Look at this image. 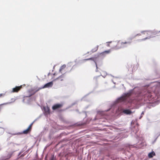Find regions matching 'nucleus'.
Instances as JSON below:
<instances>
[{
	"mask_svg": "<svg viewBox=\"0 0 160 160\" xmlns=\"http://www.w3.org/2000/svg\"><path fill=\"white\" fill-rule=\"evenodd\" d=\"M107 46H108V47L109 46V44H108L107 45Z\"/></svg>",
	"mask_w": 160,
	"mask_h": 160,
	"instance_id": "72a5a7b5",
	"label": "nucleus"
},
{
	"mask_svg": "<svg viewBox=\"0 0 160 160\" xmlns=\"http://www.w3.org/2000/svg\"><path fill=\"white\" fill-rule=\"evenodd\" d=\"M118 110L121 112L127 115H130L132 113V112L128 109H120L118 107H116V110Z\"/></svg>",
	"mask_w": 160,
	"mask_h": 160,
	"instance_id": "0eeeda50",
	"label": "nucleus"
},
{
	"mask_svg": "<svg viewBox=\"0 0 160 160\" xmlns=\"http://www.w3.org/2000/svg\"><path fill=\"white\" fill-rule=\"evenodd\" d=\"M146 144L143 142H141L140 143H138L136 146H133V147H136L138 148H142Z\"/></svg>",
	"mask_w": 160,
	"mask_h": 160,
	"instance_id": "9b49d317",
	"label": "nucleus"
},
{
	"mask_svg": "<svg viewBox=\"0 0 160 160\" xmlns=\"http://www.w3.org/2000/svg\"><path fill=\"white\" fill-rule=\"evenodd\" d=\"M151 92L145 87L135 88L127 93H124L118 98L111 105V108H114L119 103L126 104L128 103H134L135 100L142 104H146V108H151L157 105L156 102H153V99Z\"/></svg>",
	"mask_w": 160,
	"mask_h": 160,
	"instance_id": "f257e3e1",
	"label": "nucleus"
},
{
	"mask_svg": "<svg viewBox=\"0 0 160 160\" xmlns=\"http://www.w3.org/2000/svg\"><path fill=\"white\" fill-rule=\"evenodd\" d=\"M15 100H16V99L14 98H12L11 99L12 102H10L11 103H11L12 102H14L15 101Z\"/></svg>",
	"mask_w": 160,
	"mask_h": 160,
	"instance_id": "a878e982",
	"label": "nucleus"
},
{
	"mask_svg": "<svg viewBox=\"0 0 160 160\" xmlns=\"http://www.w3.org/2000/svg\"><path fill=\"white\" fill-rule=\"evenodd\" d=\"M155 155V153L154 151H152L151 152H150L148 154V156L149 158H152L153 156Z\"/></svg>",
	"mask_w": 160,
	"mask_h": 160,
	"instance_id": "4468645a",
	"label": "nucleus"
},
{
	"mask_svg": "<svg viewBox=\"0 0 160 160\" xmlns=\"http://www.w3.org/2000/svg\"><path fill=\"white\" fill-rule=\"evenodd\" d=\"M152 37H151V36H148V37H146L145 38H144L142 39H140L138 40L139 42H142V41H145V40L147 39H150V38H152Z\"/></svg>",
	"mask_w": 160,
	"mask_h": 160,
	"instance_id": "2eb2a0df",
	"label": "nucleus"
},
{
	"mask_svg": "<svg viewBox=\"0 0 160 160\" xmlns=\"http://www.w3.org/2000/svg\"><path fill=\"white\" fill-rule=\"evenodd\" d=\"M159 100H158L157 101H159Z\"/></svg>",
	"mask_w": 160,
	"mask_h": 160,
	"instance_id": "79ce46f5",
	"label": "nucleus"
},
{
	"mask_svg": "<svg viewBox=\"0 0 160 160\" xmlns=\"http://www.w3.org/2000/svg\"><path fill=\"white\" fill-rule=\"evenodd\" d=\"M160 135V133H159V134H158V136H157V138H156L155 140V141H156V140L157 139V138H158V137Z\"/></svg>",
	"mask_w": 160,
	"mask_h": 160,
	"instance_id": "cd10ccee",
	"label": "nucleus"
},
{
	"mask_svg": "<svg viewBox=\"0 0 160 160\" xmlns=\"http://www.w3.org/2000/svg\"><path fill=\"white\" fill-rule=\"evenodd\" d=\"M59 78V77H58V78H57L55 79V80H58V79Z\"/></svg>",
	"mask_w": 160,
	"mask_h": 160,
	"instance_id": "c85d7f7f",
	"label": "nucleus"
},
{
	"mask_svg": "<svg viewBox=\"0 0 160 160\" xmlns=\"http://www.w3.org/2000/svg\"><path fill=\"white\" fill-rule=\"evenodd\" d=\"M99 46L97 45L96 47H95L94 48L92 49L91 51V52H92V53L94 52H96L98 49Z\"/></svg>",
	"mask_w": 160,
	"mask_h": 160,
	"instance_id": "dca6fc26",
	"label": "nucleus"
},
{
	"mask_svg": "<svg viewBox=\"0 0 160 160\" xmlns=\"http://www.w3.org/2000/svg\"><path fill=\"white\" fill-rule=\"evenodd\" d=\"M141 34L140 33H138V34H136V35H135L134 36H131V37H130L128 39H130V40L131 41H132V40L134 38H135L137 36H141Z\"/></svg>",
	"mask_w": 160,
	"mask_h": 160,
	"instance_id": "f3484780",
	"label": "nucleus"
},
{
	"mask_svg": "<svg viewBox=\"0 0 160 160\" xmlns=\"http://www.w3.org/2000/svg\"><path fill=\"white\" fill-rule=\"evenodd\" d=\"M135 121H132L131 122L132 128L131 129V133L132 136H134L137 138H138V135L137 133L138 131V124L135 122Z\"/></svg>",
	"mask_w": 160,
	"mask_h": 160,
	"instance_id": "7ed1b4c3",
	"label": "nucleus"
},
{
	"mask_svg": "<svg viewBox=\"0 0 160 160\" xmlns=\"http://www.w3.org/2000/svg\"><path fill=\"white\" fill-rule=\"evenodd\" d=\"M43 110L44 111V115L46 116L48 114L50 113V109L49 107L47 106L46 107H43Z\"/></svg>",
	"mask_w": 160,
	"mask_h": 160,
	"instance_id": "1a4fd4ad",
	"label": "nucleus"
},
{
	"mask_svg": "<svg viewBox=\"0 0 160 160\" xmlns=\"http://www.w3.org/2000/svg\"><path fill=\"white\" fill-rule=\"evenodd\" d=\"M116 42H117L116 45L112 48L114 49H119L126 47L128 45H130L131 42V41L125 42H122L121 43L120 45H119L120 41H117Z\"/></svg>",
	"mask_w": 160,
	"mask_h": 160,
	"instance_id": "20e7f679",
	"label": "nucleus"
},
{
	"mask_svg": "<svg viewBox=\"0 0 160 160\" xmlns=\"http://www.w3.org/2000/svg\"><path fill=\"white\" fill-rule=\"evenodd\" d=\"M30 131V129L28 128L26 130H24L23 132L24 134H27Z\"/></svg>",
	"mask_w": 160,
	"mask_h": 160,
	"instance_id": "6ab92c4d",
	"label": "nucleus"
},
{
	"mask_svg": "<svg viewBox=\"0 0 160 160\" xmlns=\"http://www.w3.org/2000/svg\"><path fill=\"white\" fill-rule=\"evenodd\" d=\"M103 75H102V77H103L104 78H105L106 76V75H107V73L105 71H103Z\"/></svg>",
	"mask_w": 160,
	"mask_h": 160,
	"instance_id": "412c9836",
	"label": "nucleus"
},
{
	"mask_svg": "<svg viewBox=\"0 0 160 160\" xmlns=\"http://www.w3.org/2000/svg\"><path fill=\"white\" fill-rule=\"evenodd\" d=\"M27 93H28V94L27 95L24 96L23 97L22 102H25L26 98H29L31 96L34 94L35 93V92L34 91H33V90L32 89H30L28 90Z\"/></svg>",
	"mask_w": 160,
	"mask_h": 160,
	"instance_id": "423d86ee",
	"label": "nucleus"
},
{
	"mask_svg": "<svg viewBox=\"0 0 160 160\" xmlns=\"http://www.w3.org/2000/svg\"><path fill=\"white\" fill-rule=\"evenodd\" d=\"M54 75H55V73H54V74H53Z\"/></svg>",
	"mask_w": 160,
	"mask_h": 160,
	"instance_id": "37998d69",
	"label": "nucleus"
},
{
	"mask_svg": "<svg viewBox=\"0 0 160 160\" xmlns=\"http://www.w3.org/2000/svg\"><path fill=\"white\" fill-rule=\"evenodd\" d=\"M75 104V103H74L73 104H72V105H74Z\"/></svg>",
	"mask_w": 160,
	"mask_h": 160,
	"instance_id": "473e14b6",
	"label": "nucleus"
},
{
	"mask_svg": "<svg viewBox=\"0 0 160 160\" xmlns=\"http://www.w3.org/2000/svg\"><path fill=\"white\" fill-rule=\"evenodd\" d=\"M83 98H84V97H83V98H82V99H83Z\"/></svg>",
	"mask_w": 160,
	"mask_h": 160,
	"instance_id": "58836bf2",
	"label": "nucleus"
},
{
	"mask_svg": "<svg viewBox=\"0 0 160 160\" xmlns=\"http://www.w3.org/2000/svg\"><path fill=\"white\" fill-rule=\"evenodd\" d=\"M110 52V50L105 51L92 58H94L97 60V62H99L100 63V65H101L102 64V60L106 56V55L109 54Z\"/></svg>",
	"mask_w": 160,
	"mask_h": 160,
	"instance_id": "f03ea898",
	"label": "nucleus"
},
{
	"mask_svg": "<svg viewBox=\"0 0 160 160\" xmlns=\"http://www.w3.org/2000/svg\"><path fill=\"white\" fill-rule=\"evenodd\" d=\"M112 42L111 41H110V42H107V43H111Z\"/></svg>",
	"mask_w": 160,
	"mask_h": 160,
	"instance_id": "c756f323",
	"label": "nucleus"
},
{
	"mask_svg": "<svg viewBox=\"0 0 160 160\" xmlns=\"http://www.w3.org/2000/svg\"><path fill=\"white\" fill-rule=\"evenodd\" d=\"M63 74H62L61 75L59 76V78H60L63 77Z\"/></svg>",
	"mask_w": 160,
	"mask_h": 160,
	"instance_id": "bb28decb",
	"label": "nucleus"
},
{
	"mask_svg": "<svg viewBox=\"0 0 160 160\" xmlns=\"http://www.w3.org/2000/svg\"><path fill=\"white\" fill-rule=\"evenodd\" d=\"M83 98H84V97H83V98H82V99H83Z\"/></svg>",
	"mask_w": 160,
	"mask_h": 160,
	"instance_id": "a19ab883",
	"label": "nucleus"
},
{
	"mask_svg": "<svg viewBox=\"0 0 160 160\" xmlns=\"http://www.w3.org/2000/svg\"><path fill=\"white\" fill-rule=\"evenodd\" d=\"M112 81L113 83H114V84H115L116 83H115V82H113V80H112Z\"/></svg>",
	"mask_w": 160,
	"mask_h": 160,
	"instance_id": "2f4dec72",
	"label": "nucleus"
},
{
	"mask_svg": "<svg viewBox=\"0 0 160 160\" xmlns=\"http://www.w3.org/2000/svg\"><path fill=\"white\" fill-rule=\"evenodd\" d=\"M22 153V152H19V153L18 154V156H20V157H22L24 156V155H23V154L20 155Z\"/></svg>",
	"mask_w": 160,
	"mask_h": 160,
	"instance_id": "b1692460",
	"label": "nucleus"
},
{
	"mask_svg": "<svg viewBox=\"0 0 160 160\" xmlns=\"http://www.w3.org/2000/svg\"><path fill=\"white\" fill-rule=\"evenodd\" d=\"M22 87V86L21 85L20 86H16L15 88H13L10 92L11 93L17 92L21 89Z\"/></svg>",
	"mask_w": 160,
	"mask_h": 160,
	"instance_id": "9d476101",
	"label": "nucleus"
},
{
	"mask_svg": "<svg viewBox=\"0 0 160 160\" xmlns=\"http://www.w3.org/2000/svg\"><path fill=\"white\" fill-rule=\"evenodd\" d=\"M66 67V65L65 64H63V65L62 66L59 70V72H61V71L64 68H65Z\"/></svg>",
	"mask_w": 160,
	"mask_h": 160,
	"instance_id": "a211bd4d",
	"label": "nucleus"
},
{
	"mask_svg": "<svg viewBox=\"0 0 160 160\" xmlns=\"http://www.w3.org/2000/svg\"><path fill=\"white\" fill-rule=\"evenodd\" d=\"M35 120L31 124L29 125V127H28V128H29V129H30L31 130V127H32V125L33 124V123H34V122H35Z\"/></svg>",
	"mask_w": 160,
	"mask_h": 160,
	"instance_id": "4be33fe9",
	"label": "nucleus"
},
{
	"mask_svg": "<svg viewBox=\"0 0 160 160\" xmlns=\"http://www.w3.org/2000/svg\"><path fill=\"white\" fill-rule=\"evenodd\" d=\"M149 32L150 33H153V34H154L156 35V34H158L159 32H160V31L159 32H158L157 31L156 32L154 30H153V31H151V30L143 31H141V32L142 33H143L144 34L145 33H144V32Z\"/></svg>",
	"mask_w": 160,
	"mask_h": 160,
	"instance_id": "ddd939ff",
	"label": "nucleus"
},
{
	"mask_svg": "<svg viewBox=\"0 0 160 160\" xmlns=\"http://www.w3.org/2000/svg\"><path fill=\"white\" fill-rule=\"evenodd\" d=\"M111 75V76H112V77H113V76H112V75Z\"/></svg>",
	"mask_w": 160,
	"mask_h": 160,
	"instance_id": "4c0bfd02",
	"label": "nucleus"
},
{
	"mask_svg": "<svg viewBox=\"0 0 160 160\" xmlns=\"http://www.w3.org/2000/svg\"><path fill=\"white\" fill-rule=\"evenodd\" d=\"M100 75H98V76H96L94 77V79H97L99 77H100L101 76H102V74L100 72Z\"/></svg>",
	"mask_w": 160,
	"mask_h": 160,
	"instance_id": "5701e85b",
	"label": "nucleus"
},
{
	"mask_svg": "<svg viewBox=\"0 0 160 160\" xmlns=\"http://www.w3.org/2000/svg\"><path fill=\"white\" fill-rule=\"evenodd\" d=\"M1 150V149L0 148V150Z\"/></svg>",
	"mask_w": 160,
	"mask_h": 160,
	"instance_id": "c03bdc74",
	"label": "nucleus"
},
{
	"mask_svg": "<svg viewBox=\"0 0 160 160\" xmlns=\"http://www.w3.org/2000/svg\"><path fill=\"white\" fill-rule=\"evenodd\" d=\"M89 53V52H88L87 53Z\"/></svg>",
	"mask_w": 160,
	"mask_h": 160,
	"instance_id": "c9c22d12",
	"label": "nucleus"
},
{
	"mask_svg": "<svg viewBox=\"0 0 160 160\" xmlns=\"http://www.w3.org/2000/svg\"><path fill=\"white\" fill-rule=\"evenodd\" d=\"M144 114V112H142V113H141V116H140V117L139 118V119H140L142 117V115Z\"/></svg>",
	"mask_w": 160,
	"mask_h": 160,
	"instance_id": "393cba45",
	"label": "nucleus"
},
{
	"mask_svg": "<svg viewBox=\"0 0 160 160\" xmlns=\"http://www.w3.org/2000/svg\"><path fill=\"white\" fill-rule=\"evenodd\" d=\"M55 157H54V155H52V156L50 158V160H55Z\"/></svg>",
	"mask_w": 160,
	"mask_h": 160,
	"instance_id": "aec40b11",
	"label": "nucleus"
},
{
	"mask_svg": "<svg viewBox=\"0 0 160 160\" xmlns=\"http://www.w3.org/2000/svg\"><path fill=\"white\" fill-rule=\"evenodd\" d=\"M109 110H107V111H109Z\"/></svg>",
	"mask_w": 160,
	"mask_h": 160,
	"instance_id": "f704fd0d",
	"label": "nucleus"
},
{
	"mask_svg": "<svg viewBox=\"0 0 160 160\" xmlns=\"http://www.w3.org/2000/svg\"><path fill=\"white\" fill-rule=\"evenodd\" d=\"M92 60L95 63V64L96 68V72H98V64L99 66H100L101 65H100V63L99 62H97V60L95 59L94 58H87V59H84L83 60H81L80 61V63H83L84 62L86 61H88V60Z\"/></svg>",
	"mask_w": 160,
	"mask_h": 160,
	"instance_id": "39448f33",
	"label": "nucleus"
},
{
	"mask_svg": "<svg viewBox=\"0 0 160 160\" xmlns=\"http://www.w3.org/2000/svg\"><path fill=\"white\" fill-rule=\"evenodd\" d=\"M62 80H63V79H61V81H62Z\"/></svg>",
	"mask_w": 160,
	"mask_h": 160,
	"instance_id": "e433bc0d",
	"label": "nucleus"
},
{
	"mask_svg": "<svg viewBox=\"0 0 160 160\" xmlns=\"http://www.w3.org/2000/svg\"><path fill=\"white\" fill-rule=\"evenodd\" d=\"M62 106V104H55L52 107V109L53 110H56L57 109L61 108Z\"/></svg>",
	"mask_w": 160,
	"mask_h": 160,
	"instance_id": "f8f14e48",
	"label": "nucleus"
},
{
	"mask_svg": "<svg viewBox=\"0 0 160 160\" xmlns=\"http://www.w3.org/2000/svg\"><path fill=\"white\" fill-rule=\"evenodd\" d=\"M3 94L2 93H0V97Z\"/></svg>",
	"mask_w": 160,
	"mask_h": 160,
	"instance_id": "7c9ffc66",
	"label": "nucleus"
},
{
	"mask_svg": "<svg viewBox=\"0 0 160 160\" xmlns=\"http://www.w3.org/2000/svg\"><path fill=\"white\" fill-rule=\"evenodd\" d=\"M53 85V81H51L46 83L44 85L40 88H49L52 87Z\"/></svg>",
	"mask_w": 160,
	"mask_h": 160,
	"instance_id": "6e6552de",
	"label": "nucleus"
},
{
	"mask_svg": "<svg viewBox=\"0 0 160 160\" xmlns=\"http://www.w3.org/2000/svg\"><path fill=\"white\" fill-rule=\"evenodd\" d=\"M83 98H84V97H83V98H82V99H83Z\"/></svg>",
	"mask_w": 160,
	"mask_h": 160,
	"instance_id": "ea45409f",
	"label": "nucleus"
}]
</instances>
